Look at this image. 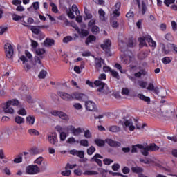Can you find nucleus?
Wrapping results in <instances>:
<instances>
[{"mask_svg": "<svg viewBox=\"0 0 177 177\" xmlns=\"http://www.w3.org/2000/svg\"><path fill=\"white\" fill-rule=\"evenodd\" d=\"M142 145H140V144L133 145L132 147L131 153H137L138 152V149H142Z\"/></svg>", "mask_w": 177, "mask_h": 177, "instance_id": "47", "label": "nucleus"}, {"mask_svg": "<svg viewBox=\"0 0 177 177\" xmlns=\"http://www.w3.org/2000/svg\"><path fill=\"white\" fill-rule=\"evenodd\" d=\"M83 132L84 133V138H86V139H91V138H92V133L89 130H84Z\"/></svg>", "mask_w": 177, "mask_h": 177, "instance_id": "57", "label": "nucleus"}, {"mask_svg": "<svg viewBox=\"0 0 177 177\" xmlns=\"http://www.w3.org/2000/svg\"><path fill=\"white\" fill-rule=\"evenodd\" d=\"M80 35H82V37H88L89 32L88 30L82 29L81 30H79V32H77Z\"/></svg>", "mask_w": 177, "mask_h": 177, "instance_id": "53", "label": "nucleus"}, {"mask_svg": "<svg viewBox=\"0 0 177 177\" xmlns=\"http://www.w3.org/2000/svg\"><path fill=\"white\" fill-rule=\"evenodd\" d=\"M68 132H71L73 136H80L81 133H84V128L77 127L75 128L73 125H69L66 127Z\"/></svg>", "mask_w": 177, "mask_h": 177, "instance_id": "4", "label": "nucleus"}, {"mask_svg": "<svg viewBox=\"0 0 177 177\" xmlns=\"http://www.w3.org/2000/svg\"><path fill=\"white\" fill-rule=\"evenodd\" d=\"M98 158H103V157H102L100 154L97 153L91 159V162H93V161H95L99 165V167H102L103 165V163H102V160Z\"/></svg>", "mask_w": 177, "mask_h": 177, "instance_id": "15", "label": "nucleus"}, {"mask_svg": "<svg viewBox=\"0 0 177 177\" xmlns=\"http://www.w3.org/2000/svg\"><path fill=\"white\" fill-rule=\"evenodd\" d=\"M95 143L97 145V146H99L100 147H102V146H104V140H103L96 139L95 140Z\"/></svg>", "mask_w": 177, "mask_h": 177, "instance_id": "54", "label": "nucleus"}, {"mask_svg": "<svg viewBox=\"0 0 177 177\" xmlns=\"http://www.w3.org/2000/svg\"><path fill=\"white\" fill-rule=\"evenodd\" d=\"M140 149H141V153L143 156H149V151H150L149 150V148L147 146L145 147L142 145V147Z\"/></svg>", "mask_w": 177, "mask_h": 177, "instance_id": "44", "label": "nucleus"}, {"mask_svg": "<svg viewBox=\"0 0 177 177\" xmlns=\"http://www.w3.org/2000/svg\"><path fill=\"white\" fill-rule=\"evenodd\" d=\"M58 95L65 102H72L73 100V93L68 94L64 92H58Z\"/></svg>", "mask_w": 177, "mask_h": 177, "instance_id": "10", "label": "nucleus"}, {"mask_svg": "<svg viewBox=\"0 0 177 177\" xmlns=\"http://www.w3.org/2000/svg\"><path fill=\"white\" fill-rule=\"evenodd\" d=\"M43 161H44V157L40 156V157L37 158L34 161V163H35V164H37V165H41Z\"/></svg>", "mask_w": 177, "mask_h": 177, "instance_id": "58", "label": "nucleus"}, {"mask_svg": "<svg viewBox=\"0 0 177 177\" xmlns=\"http://www.w3.org/2000/svg\"><path fill=\"white\" fill-rule=\"evenodd\" d=\"M58 117H59V118L62 120H65L66 121L68 120V115L64 112L59 111Z\"/></svg>", "mask_w": 177, "mask_h": 177, "instance_id": "48", "label": "nucleus"}, {"mask_svg": "<svg viewBox=\"0 0 177 177\" xmlns=\"http://www.w3.org/2000/svg\"><path fill=\"white\" fill-rule=\"evenodd\" d=\"M106 142L109 145V146H111L112 147H120L121 146V142L114 141L111 139H106Z\"/></svg>", "mask_w": 177, "mask_h": 177, "instance_id": "18", "label": "nucleus"}, {"mask_svg": "<svg viewBox=\"0 0 177 177\" xmlns=\"http://www.w3.org/2000/svg\"><path fill=\"white\" fill-rule=\"evenodd\" d=\"M44 46H53L55 41L52 39L46 38L44 41Z\"/></svg>", "mask_w": 177, "mask_h": 177, "instance_id": "26", "label": "nucleus"}, {"mask_svg": "<svg viewBox=\"0 0 177 177\" xmlns=\"http://www.w3.org/2000/svg\"><path fill=\"white\" fill-rule=\"evenodd\" d=\"M59 138L62 142H64V140H66L67 138V133H66L65 132H61Z\"/></svg>", "mask_w": 177, "mask_h": 177, "instance_id": "63", "label": "nucleus"}, {"mask_svg": "<svg viewBox=\"0 0 177 177\" xmlns=\"http://www.w3.org/2000/svg\"><path fill=\"white\" fill-rule=\"evenodd\" d=\"M112 169H113V171H118V169H120V164H118V163H114V164L112 165Z\"/></svg>", "mask_w": 177, "mask_h": 177, "instance_id": "64", "label": "nucleus"}, {"mask_svg": "<svg viewBox=\"0 0 177 177\" xmlns=\"http://www.w3.org/2000/svg\"><path fill=\"white\" fill-rule=\"evenodd\" d=\"M139 42H140V46H147L146 44V36L144 37H140L139 39Z\"/></svg>", "mask_w": 177, "mask_h": 177, "instance_id": "52", "label": "nucleus"}, {"mask_svg": "<svg viewBox=\"0 0 177 177\" xmlns=\"http://www.w3.org/2000/svg\"><path fill=\"white\" fill-rule=\"evenodd\" d=\"M15 121L17 124H19V125L21 124H24V118L17 115L15 118Z\"/></svg>", "mask_w": 177, "mask_h": 177, "instance_id": "37", "label": "nucleus"}, {"mask_svg": "<svg viewBox=\"0 0 177 177\" xmlns=\"http://www.w3.org/2000/svg\"><path fill=\"white\" fill-rule=\"evenodd\" d=\"M156 115L158 117H172L174 114H175V108L171 107L166 111V113L163 114L162 111H161V108H157L156 111H155Z\"/></svg>", "mask_w": 177, "mask_h": 177, "instance_id": "6", "label": "nucleus"}, {"mask_svg": "<svg viewBox=\"0 0 177 177\" xmlns=\"http://www.w3.org/2000/svg\"><path fill=\"white\" fill-rule=\"evenodd\" d=\"M3 110L4 113H7L8 114H13V113H15V109H13V108H12L11 106L8 104L7 102L3 106Z\"/></svg>", "mask_w": 177, "mask_h": 177, "instance_id": "16", "label": "nucleus"}, {"mask_svg": "<svg viewBox=\"0 0 177 177\" xmlns=\"http://www.w3.org/2000/svg\"><path fill=\"white\" fill-rule=\"evenodd\" d=\"M36 52V55H37V56H42V55H45V48H37L35 50Z\"/></svg>", "mask_w": 177, "mask_h": 177, "instance_id": "49", "label": "nucleus"}, {"mask_svg": "<svg viewBox=\"0 0 177 177\" xmlns=\"http://www.w3.org/2000/svg\"><path fill=\"white\" fill-rule=\"evenodd\" d=\"M147 91H153L154 93L158 95L160 93V89L158 87H155L153 83H149L147 87Z\"/></svg>", "mask_w": 177, "mask_h": 177, "instance_id": "17", "label": "nucleus"}, {"mask_svg": "<svg viewBox=\"0 0 177 177\" xmlns=\"http://www.w3.org/2000/svg\"><path fill=\"white\" fill-rule=\"evenodd\" d=\"M66 13L69 19H75V15L74 13H75L76 16H78V15H80V10H78V7H77V5L73 4L69 9H66Z\"/></svg>", "mask_w": 177, "mask_h": 177, "instance_id": "5", "label": "nucleus"}, {"mask_svg": "<svg viewBox=\"0 0 177 177\" xmlns=\"http://www.w3.org/2000/svg\"><path fill=\"white\" fill-rule=\"evenodd\" d=\"M146 127V124L145 123H140V122H137L136 124V127L137 128V129H143L145 127Z\"/></svg>", "mask_w": 177, "mask_h": 177, "instance_id": "61", "label": "nucleus"}, {"mask_svg": "<svg viewBox=\"0 0 177 177\" xmlns=\"http://www.w3.org/2000/svg\"><path fill=\"white\" fill-rule=\"evenodd\" d=\"M33 67L35 70H41V68L44 67V64H42V62H41L39 57H35Z\"/></svg>", "mask_w": 177, "mask_h": 177, "instance_id": "13", "label": "nucleus"}, {"mask_svg": "<svg viewBox=\"0 0 177 177\" xmlns=\"http://www.w3.org/2000/svg\"><path fill=\"white\" fill-rule=\"evenodd\" d=\"M110 73H111V75L113 77H114V78H116L117 80H120V75H118V71H115L112 69V70L110 71Z\"/></svg>", "mask_w": 177, "mask_h": 177, "instance_id": "56", "label": "nucleus"}, {"mask_svg": "<svg viewBox=\"0 0 177 177\" xmlns=\"http://www.w3.org/2000/svg\"><path fill=\"white\" fill-rule=\"evenodd\" d=\"M17 114L19 115H27V111L20 105L17 109Z\"/></svg>", "mask_w": 177, "mask_h": 177, "instance_id": "30", "label": "nucleus"}, {"mask_svg": "<svg viewBox=\"0 0 177 177\" xmlns=\"http://www.w3.org/2000/svg\"><path fill=\"white\" fill-rule=\"evenodd\" d=\"M100 47L104 52L106 53V55H110V48H111V40L106 39L104 41L103 44H101Z\"/></svg>", "mask_w": 177, "mask_h": 177, "instance_id": "8", "label": "nucleus"}, {"mask_svg": "<svg viewBox=\"0 0 177 177\" xmlns=\"http://www.w3.org/2000/svg\"><path fill=\"white\" fill-rule=\"evenodd\" d=\"M109 131L110 132H113L117 133L121 131V128L118 126L113 125L109 127Z\"/></svg>", "mask_w": 177, "mask_h": 177, "instance_id": "27", "label": "nucleus"}, {"mask_svg": "<svg viewBox=\"0 0 177 177\" xmlns=\"http://www.w3.org/2000/svg\"><path fill=\"white\" fill-rule=\"evenodd\" d=\"M148 147V150L149 151H157V150H158V149H160V147H158V146H157L156 144L153 143L151 144L148 146H147Z\"/></svg>", "mask_w": 177, "mask_h": 177, "instance_id": "29", "label": "nucleus"}, {"mask_svg": "<svg viewBox=\"0 0 177 177\" xmlns=\"http://www.w3.org/2000/svg\"><path fill=\"white\" fill-rule=\"evenodd\" d=\"M162 62L163 64H169V63H171V59L169 57H165L162 59Z\"/></svg>", "mask_w": 177, "mask_h": 177, "instance_id": "62", "label": "nucleus"}, {"mask_svg": "<svg viewBox=\"0 0 177 177\" xmlns=\"http://www.w3.org/2000/svg\"><path fill=\"white\" fill-rule=\"evenodd\" d=\"M47 140L48 142H49L50 145H53L54 146H56L57 143L59 142V140L57 139V134L51 133L48 135Z\"/></svg>", "mask_w": 177, "mask_h": 177, "instance_id": "11", "label": "nucleus"}, {"mask_svg": "<svg viewBox=\"0 0 177 177\" xmlns=\"http://www.w3.org/2000/svg\"><path fill=\"white\" fill-rule=\"evenodd\" d=\"M106 74L102 73L99 76L100 80L95 81L94 84L95 85V86L98 87V92H102V93H110V89H109L107 84L102 82L101 81L102 80H106Z\"/></svg>", "mask_w": 177, "mask_h": 177, "instance_id": "2", "label": "nucleus"}, {"mask_svg": "<svg viewBox=\"0 0 177 177\" xmlns=\"http://www.w3.org/2000/svg\"><path fill=\"white\" fill-rule=\"evenodd\" d=\"M95 151H96V148H95V147L93 146H91L88 149H87V154L88 156H92V154H93Z\"/></svg>", "mask_w": 177, "mask_h": 177, "instance_id": "50", "label": "nucleus"}, {"mask_svg": "<svg viewBox=\"0 0 177 177\" xmlns=\"http://www.w3.org/2000/svg\"><path fill=\"white\" fill-rule=\"evenodd\" d=\"M146 41H148V44L149 46H151L152 48H156L157 46V43L153 39L151 38V36L150 35H146Z\"/></svg>", "mask_w": 177, "mask_h": 177, "instance_id": "20", "label": "nucleus"}, {"mask_svg": "<svg viewBox=\"0 0 177 177\" xmlns=\"http://www.w3.org/2000/svg\"><path fill=\"white\" fill-rule=\"evenodd\" d=\"M4 50L6 56V57H8V59H13L14 50L13 46H12V44H10V43H6L4 45Z\"/></svg>", "mask_w": 177, "mask_h": 177, "instance_id": "7", "label": "nucleus"}, {"mask_svg": "<svg viewBox=\"0 0 177 177\" xmlns=\"http://www.w3.org/2000/svg\"><path fill=\"white\" fill-rule=\"evenodd\" d=\"M137 97L140 99V100H143L144 102H147V103H150V97L145 96L143 94H138Z\"/></svg>", "mask_w": 177, "mask_h": 177, "instance_id": "28", "label": "nucleus"}, {"mask_svg": "<svg viewBox=\"0 0 177 177\" xmlns=\"http://www.w3.org/2000/svg\"><path fill=\"white\" fill-rule=\"evenodd\" d=\"M85 99H86V95L83 93L77 92L72 93V100H76L81 102L82 100H85Z\"/></svg>", "mask_w": 177, "mask_h": 177, "instance_id": "12", "label": "nucleus"}, {"mask_svg": "<svg viewBox=\"0 0 177 177\" xmlns=\"http://www.w3.org/2000/svg\"><path fill=\"white\" fill-rule=\"evenodd\" d=\"M0 169L1 171H2L3 174H4V175H6L7 176H10V175H12L10 167L8 166H4L3 169L0 167Z\"/></svg>", "mask_w": 177, "mask_h": 177, "instance_id": "24", "label": "nucleus"}, {"mask_svg": "<svg viewBox=\"0 0 177 177\" xmlns=\"http://www.w3.org/2000/svg\"><path fill=\"white\" fill-rule=\"evenodd\" d=\"M26 120L28 125H34L35 122V117L33 115L27 116Z\"/></svg>", "mask_w": 177, "mask_h": 177, "instance_id": "22", "label": "nucleus"}, {"mask_svg": "<svg viewBox=\"0 0 177 177\" xmlns=\"http://www.w3.org/2000/svg\"><path fill=\"white\" fill-rule=\"evenodd\" d=\"M84 12L85 14L84 20H91L93 17V15H92V13L86 7H84Z\"/></svg>", "mask_w": 177, "mask_h": 177, "instance_id": "21", "label": "nucleus"}, {"mask_svg": "<svg viewBox=\"0 0 177 177\" xmlns=\"http://www.w3.org/2000/svg\"><path fill=\"white\" fill-rule=\"evenodd\" d=\"M102 63H103V59L101 58L95 59V68L97 70H100V68H102Z\"/></svg>", "mask_w": 177, "mask_h": 177, "instance_id": "25", "label": "nucleus"}, {"mask_svg": "<svg viewBox=\"0 0 177 177\" xmlns=\"http://www.w3.org/2000/svg\"><path fill=\"white\" fill-rule=\"evenodd\" d=\"M120 8H121V3H117L111 8V26L113 28H117L118 27V23L117 21H114V19H117L118 16H120Z\"/></svg>", "mask_w": 177, "mask_h": 177, "instance_id": "1", "label": "nucleus"}, {"mask_svg": "<svg viewBox=\"0 0 177 177\" xmlns=\"http://www.w3.org/2000/svg\"><path fill=\"white\" fill-rule=\"evenodd\" d=\"M7 104H9L11 106H17L19 107L20 106V103L17 100H12L10 101H8V102H7Z\"/></svg>", "mask_w": 177, "mask_h": 177, "instance_id": "39", "label": "nucleus"}, {"mask_svg": "<svg viewBox=\"0 0 177 177\" xmlns=\"http://www.w3.org/2000/svg\"><path fill=\"white\" fill-rule=\"evenodd\" d=\"M95 24H96V19L91 18V19L88 23V28H91L93 27L94 26H95Z\"/></svg>", "mask_w": 177, "mask_h": 177, "instance_id": "51", "label": "nucleus"}, {"mask_svg": "<svg viewBox=\"0 0 177 177\" xmlns=\"http://www.w3.org/2000/svg\"><path fill=\"white\" fill-rule=\"evenodd\" d=\"M62 176H69L71 175V170H69L68 167L65 166V170L61 172Z\"/></svg>", "mask_w": 177, "mask_h": 177, "instance_id": "41", "label": "nucleus"}, {"mask_svg": "<svg viewBox=\"0 0 177 177\" xmlns=\"http://www.w3.org/2000/svg\"><path fill=\"white\" fill-rule=\"evenodd\" d=\"M66 143H68L69 145H78V140L74 137H70L67 139Z\"/></svg>", "mask_w": 177, "mask_h": 177, "instance_id": "32", "label": "nucleus"}, {"mask_svg": "<svg viewBox=\"0 0 177 177\" xmlns=\"http://www.w3.org/2000/svg\"><path fill=\"white\" fill-rule=\"evenodd\" d=\"M85 107L88 111H93L96 109V104L92 101H86L85 102Z\"/></svg>", "mask_w": 177, "mask_h": 177, "instance_id": "14", "label": "nucleus"}, {"mask_svg": "<svg viewBox=\"0 0 177 177\" xmlns=\"http://www.w3.org/2000/svg\"><path fill=\"white\" fill-rule=\"evenodd\" d=\"M98 15L101 21H106V12L103 9L100 8L98 10Z\"/></svg>", "mask_w": 177, "mask_h": 177, "instance_id": "23", "label": "nucleus"}, {"mask_svg": "<svg viewBox=\"0 0 177 177\" xmlns=\"http://www.w3.org/2000/svg\"><path fill=\"white\" fill-rule=\"evenodd\" d=\"M78 143L80 145V146H83L84 147H88V146H89V142L86 139L78 140Z\"/></svg>", "mask_w": 177, "mask_h": 177, "instance_id": "34", "label": "nucleus"}, {"mask_svg": "<svg viewBox=\"0 0 177 177\" xmlns=\"http://www.w3.org/2000/svg\"><path fill=\"white\" fill-rule=\"evenodd\" d=\"M62 41H63L64 44H68V42H71V41H73V37L66 36V37H64Z\"/></svg>", "mask_w": 177, "mask_h": 177, "instance_id": "59", "label": "nucleus"}, {"mask_svg": "<svg viewBox=\"0 0 177 177\" xmlns=\"http://www.w3.org/2000/svg\"><path fill=\"white\" fill-rule=\"evenodd\" d=\"M39 26H30V30L33 34H35L36 35H38L39 34H41V30H39Z\"/></svg>", "mask_w": 177, "mask_h": 177, "instance_id": "31", "label": "nucleus"}, {"mask_svg": "<svg viewBox=\"0 0 177 177\" xmlns=\"http://www.w3.org/2000/svg\"><path fill=\"white\" fill-rule=\"evenodd\" d=\"M123 128L124 129H129L130 132H132L135 131L136 127L133 124V122L132 121L131 119H127L124 122Z\"/></svg>", "mask_w": 177, "mask_h": 177, "instance_id": "9", "label": "nucleus"}, {"mask_svg": "<svg viewBox=\"0 0 177 177\" xmlns=\"http://www.w3.org/2000/svg\"><path fill=\"white\" fill-rule=\"evenodd\" d=\"M138 86H140V88H142V89H146V88H147V82L140 80L138 82Z\"/></svg>", "mask_w": 177, "mask_h": 177, "instance_id": "38", "label": "nucleus"}, {"mask_svg": "<svg viewBox=\"0 0 177 177\" xmlns=\"http://www.w3.org/2000/svg\"><path fill=\"white\" fill-rule=\"evenodd\" d=\"M48 74V72H46V71L45 70H41L38 75V78H39V80H45V78H46V75Z\"/></svg>", "mask_w": 177, "mask_h": 177, "instance_id": "33", "label": "nucleus"}, {"mask_svg": "<svg viewBox=\"0 0 177 177\" xmlns=\"http://www.w3.org/2000/svg\"><path fill=\"white\" fill-rule=\"evenodd\" d=\"M8 31V26H0V35H3L5 32Z\"/></svg>", "mask_w": 177, "mask_h": 177, "instance_id": "60", "label": "nucleus"}, {"mask_svg": "<svg viewBox=\"0 0 177 177\" xmlns=\"http://www.w3.org/2000/svg\"><path fill=\"white\" fill-rule=\"evenodd\" d=\"M94 41H96V37L93 35H90L86 39V44L89 45L91 42H94Z\"/></svg>", "mask_w": 177, "mask_h": 177, "instance_id": "40", "label": "nucleus"}, {"mask_svg": "<svg viewBox=\"0 0 177 177\" xmlns=\"http://www.w3.org/2000/svg\"><path fill=\"white\" fill-rule=\"evenodd\" d=\"M25 172L28 175H37L41 172V169L37 165H30L26 167Z\"/></svg>", "mask_w": 177, "mask_h": 177, "instance_id": "3", "label": "nucleus"}, {"mask_svg": "<svg viewBox=\"0 0 177 177\" xmlns=\"http://www.w3.org/2000/svg\"><path fill=\"white\" fill-rule=\"evenodd\" d=\"M28 133L31 136H38L39 135V132L35 129H30L28 130Z\"/></svg>", "mask_w": 177, "mask_h": 177, "instance_id": "35", "label": "nucleus"}, {"mask_svg": "<svg viewBox=\"0 0 177 177\" xmlns=\"http://www.w3.org/2000/svg\"><path fill=\"white\" fill-rule=\"evenodd\" d=\"M131 171L135 174H140V172H143V169L139 167H133L131 168Z\"/></svg>", "mask_w": 177, "mask_h": 177, "instance_id": "43", "label": "nucleus"}, {"mask_svg": "<svg viewBox=\"0 0 177 177\" xmlns=\"http://www.w3.org/2000/svg\"><path fill=\"white\" fill-rule=\"evenodd\" d=\"M23 19H24V16H20L16 14L12 15V20L15 21H19V20H23Z\"/></svg>", "mask_w": 177, "mask_h": 177, "instance_id": "45", "label": "nucleus"}, {"mask_svg": "<svg viewBox=\"0 0 177 177\" xmlns=\"http://www.w3.org/2000/svg\"><path fill=\"white\" fill-rule=\"evenodd\" d=\"M50 6H51L52 12H53V13H57V12H59V9H57V6L55 3H50Z\"/></svg>", "mask_w": 177, "mask_h": 177, "instance_id": "55", "label": "nucleus"}, {"mask_svg": "<svg viewBox=\"0 0 177 177\" xmlns=\"http://www.w3.org/2000/svg\"><path fill=\"white\" fill-rule=\"evenodd\" d=\"M91 28V32H93V34H99V32H100V28H99V26L96 25L92 26Z\"/></svg>", "mask_w": 177, "mask_h": 177, "instance_id": "46", "label": "nucleus"}, {"mask_svg": "<svg viewBox=\"0 0 177 177\" xmlns=\"http://www.w3.org/2000/svg\"><path fill=\"white\" fill-rule=\"evenodd\" d=\"M99 173L97 171H95L93 170H86L84 173L83 175H86L88 176H91L93 175H97Z\"/></svg>", "mask_w": 177, "mask_h": 177, "instance_id": "36", "label": "nucleus"}, {"mask_svg": "<svg viewBox=\"0 0 177 177\" xmlns=\"http://www.w3.org/2000/svg\"><path fill=\"white\" fill-rule=\"evenodd\" d=\"M32 8H33L35 10H38L39 9V2L36 1L32 3V6L28 8L29 12L31 10Z\"/></svg>", "mask_w": 177, "mask_h": 177, "instance_id": "42", "label": "nucleus"}, {"mask_svg": "<svg viewBox=\"0 0 177 177\" xmlns=\"http://www.w3.org/2000/svg\"><path fill=\"white\" fill-rule=\"evenodd\" d=\"M146 2H147V0H143L142 1V6L140 7V2H139V0H137L138 8L139 9H141L142 15H145V13H146Z\"/></svg>", "mask_w": 177, "mask_h": 177, "instance_id": "19", "label": "nucleus"}]
</instances>
